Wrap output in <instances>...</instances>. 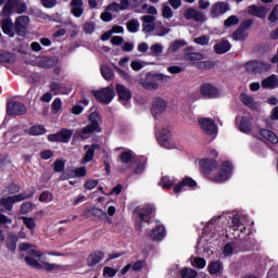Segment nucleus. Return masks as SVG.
I'll list each match as a JSON object with an SVG mask.
<instances>
[{
	"mask_svg": "<svg viewBox=\"0 0 278 278\" xmlns=\"http://www.w3.org/2000/svg\"><path fill=\"white\" fill-rule=\"evenodd\" d=\"M18 251H26L27 255L25 256V262L28 264V266H31L33 268H37V270L43 269V270H60L62 266L58 264H51L45 261V257H42V252L31 248L29 243H20Z\"/></svg>",
	"mask_w": 278,
	"mask_h": 278,
	"instance_id": "nucleus-1",
	"label": "nucleus"
},
{
	"mask_svg": "<svg viewBox=\"0 0 278 278\" xmlns=\"http://www.w3.org/2000/svg\"><path fill=\"white\" fill-rule=\"evenodd\" d=\"M89 121L90 124L85 126L84 128H81V130H79L77 132V135L79 136V138H81L83 140H86V138H88V136H90V134H94V131H101V127L99 125H101V116L99 115V113L93 112L89 115Z\"/></svg>",
	"mask_w": 278,
	"mask_h": 278,
	"instance_id": "nucleus-2",
	"label": "nucleus"
},
{
	"mask_svg": "<svg viewBox=\"0 0 278 278\" xmlns=\"http://www.w3.org/2000/svg\"><path fill=\"white\" fill-rule=\"evenodd\" d=\"M31 197H34V191L30 193H20L8 198H2L0 199V205L4 207L7 212H12L14 203H21V201H25V199H31Z\"/></svg>",
	"mask_w": 278,
	"mask_h": 278,
	"instance_id": "nucleus-3",
	"label": "nucleus"
},
{
	"mask_svg": "<svg viewBox=\"0 0 278 278\" xmlns=\"http://www.w3.org/2000/svg\"><path fill=\"white\" fill-rule=\"evenodd\" d=\"M229 177H231V163L226 161L222 163L217 175L208 176V181H213V184H225Z\"/></svg>",
	"mask_w": 278,
	"mask_h": 278,
	"instance_id": "nucleus-4",
	"label": "nucleus"
},
{
	"mask_svg": "<svg viewBox=\"0 0 278 278\" xmlns=\"http://www.w3.org/2000/svg\"><path fill=\"white\" fill-rule=\"evenodd\" d=\"M200 94L204 99H218L220 97V89L210 83H204L200 86Z\"/></svg>",
	"mask_w": 278,
	"mask_h": 278,
	"instance_id": "nucleus-5",
	"label": "nucleus"
},
{
	"mask_svg": "<svg viewBox=\"0 0 278 278\" xmlns=\"http://www.w3.org/2000/svg\"><path fill=\"white\" fill-rule=\"evenodd\" d=\"M164 77L166 76L162 74H147L146 79L141 81V86H143L146 90H157V81H162Z\"/></svg>",
	"mask_w": 278,
	"mask_h": 278,
	"instance_id": "nucleus-6",
	"label": "nucleus"
},
{
	"mask_svg": "<svg viewBox=\"0 0 278 278\" xmlns=\"http://www.w3.org/2000/svg\"><path fill=\"white\" fill-rule=\"evenodd\" d=\"M7 114L9 116H23L27 114V106L23 102H9L7 105Z\"/></svg>",
	"mask_w": 278,
	"mask_h": 278,
	"instance_id": "nucleus-7",
	"label": "nucleus"
},
{
	"mask_svg": "<svg viewBox=\"0 0 278 278\" xmlns=\"http://www.w3.org/2000/svg\"><path fill=\"white\" fill-rule=\"evenodd\" d=\"M245 68L249 73H265L266 71H270L271 65L264 61H251L247 63Z\"/></svg>",
	"mask_w": 278,
	"mask_h": 278,
	"instance_id": "nucleus-8",
	"label": "nucleus"
},
{
	"mask_svg": "<svg viewBox=\"0 0 278 278\" xmlns=\"http://www.w3.org/2000/svg\"><path fill=\"white\" fill-rule=\"evenodd\" d=\"M199 125L202 131H204V134L207 136H216L218 127L216 126V123L212 121V118L202 117L199 119Z\"/></svg>",
	"mask_w": 278,
	"mask_h": 278,
	"instance_id": "nucleus-9",
	"label": "nucleus"
},
{
	"mask_svg": "<svg viewBox=\"0 0 278 278\" xmlns=\"http://www.w3.org/2000/svg\"><path fill=\"white\" fill-rule=\"evenodd\" d=\"M93 94L96 99L100 103H104V105H108V103H112V101L114 100V90L110 88H104L100 91H94Z\"/></svg>",
	"mask_w": 278,
	"mask_h": 278,
	"instance_id": "nucleus-10",
	"label": "nucleus"
},
{
	"mask_svg": "<svg viewBox=\"0 0 278 278\" xmlns=\"http://www.w3.org/2000/svg\"><path fill=\"white\" fill-rule=\"evenodd\" d=\"M168 108V102L164 98H154L152 102V114L153 116H160V114H164Z\"/></svg>",
	"mask_w": 278,
	"mask_h": 278,
	"instance_id": "nucleus-11",
	"label": "nucleus"
},
{
	"mask_svg": "<svg viewBox=\"0 0 278 278\" xmlns=\"http://www.w3.org/2000/svg\"><path fill=\"white\" fill-rule=\"evenodd\" d=\"M184 18L186 21H195V23H204L205 15L194 8H189L185 11Z\"/></svg>",
	"mask_w": 278,
	"mask_h": 278,
	"instance_id": "nucleus-12",
	"label": "nucleus"
},
{
	"mask_svg": "<svg viewBox=\"0 0 278 278\" xmlns=\"http://www.w3.org/2000/svg\"><path fill=\"white\" fill-rule=\"evenodd\" d=\"M226 12H229V4L227 2H217L211 8L212 18H218V16H223Z\"/></svg>",
	"mask_w": 278,
	"mask_h": 278,
	"instance_id": "nucleus-13",
	"label": "nucleus"
},
{
	"mask_svg": "<svg viewBox=\"0 0 278 278\" xmlns=\"http://www.w3.org/2000/svg\"><path fill=\"white\" fill-rule=\"evenodd\" d=\"M142 30L144 34H151L155 31V16L154 15H143L141 16Z\"/></svg>",
	"mask_w": 278,
	"mask_h": 278,
	"instance_id": "nucleus-14",
	"label": "nucleus"
},
{
	"mask_svg": "<svg viewBox=\"0 0 278 278\" xmlns=\"http://www.w3.org/2000/svg\"><path fill=\"white\" fill-rule=\"evenodd\" d=\"M157 141L164 149H173V146H170V129L163 128L159 134Z\"/></svg>",
	"mask_w": 278,
	"mask_h": 278,
	"instance_id": "nucleus-15",
	"label": "nucleus"
},
{
	"mask_svg": "<svg viewBox=\"0 0 278 278\" xmlns=\"http://www.w3.org/2000/svg\"><path fill=\"white\" fill-rule=\"evenodd\" d=\"M200 166L206 175H210V173H214L216 168H218V161L216 160H210V159H204L200 161Z\"/></svg>",
	"mask_w": 278,
	"mask_h": 278,
	"instance_id": "nucleus-16",
	"label": "nucleus"
},
{
	"mask_svg": "<svg viewBox=\"0 0 278 278\" xmlns=\"http://www.w3.org/2000/svg\"><path fill=\"white\" fill-rule=\"evenodd\" d=\"M197 188V181L190 177H185L180 182L174 187V192L177 194L182 192L184 188Z\"/></svg>",
	"mask_w": 278,
	"mask_h": 278,
	"instance_id": "nucleus-17",
	"label": "nucleus"
},
{
	"mask_svg": "<svg viewBox=\"0 0 278 278\" xmlns=\"http://www.w3.org/2000/svg\"><path fill=\"white\" fill-rule=\"evenodd\" d=\"M71 13L76 18H81L84 14V0H72L71 1Z\"/></svg>",
	"mask_w": 278,
	"mask_h": 278,
	"instance_id": "nucleus-18",
	"label": "nucleus"
},
{
	"mask_svg": "<svg viewBox=\"0 0 278 278\" xmlns=\"http://www.w3.org/2000/svg\"><path fill=\"white\" fill-rule=\"evenodd\" d=\"M101 149V146L94 143L91 147L90 146H85V156L81 160V164H87V162H92L94 160V151Z\"/></svg>",
	"mask_w": 278,
	"mask_h": 278,
	"instance_id": "nucleus-19",
	"label": "nucleus"
},
{
	"mask_svg": "<svg viewBox=\"0 0 278 278\" xmlns=\"http://www.w3.org/2000/svg\"><path fill=\"white\" fill-rule=\"evenodd\" d=\"M116 91L122 103H127V101L131 100V91H129V89L124 85L117 84Z\"/></svg>",
	"mask_w": 278,
	"mask_h": 278,
	"instance_id": "nucleus-20",
	"label": "nucleus"
},
{
	"mask_svg": "<svg viewBox=\"0 0 278 278\" xmlns=\"http://www.w3.org/2000/svg\"><path fill=\"white\" fill-rule=\"evenodd\" d=\"M248 12L252 16H256L257 18H266V15L268 14V9L252 4L248 8Z\"/></svg>",
	"mask_w": 278,
	"mask_h": 278,
	"instance_id": "nucleus-21",
	"label": "nucleus"
},
{
	"mask_svg": "<svg viewBox=\"0 0 278 278\" xmlns=\"http://www.w3.org/2000/svg\"><path fill=\"white\" fill-rule=\"evenodd\" d=\"M18 5V0H9L2 9V16L5 18L12 16L13 12H16V7Z\"/></svg>",
	"mask_w": 278,
	"mask_h": 278,
	"instance_id": "nucleus-22",
	"label": "nucleus"
},
{
	"mask_svg": "<svg viewBox=\"0 0 278 278\" xmlns=\"http://www.w3.org/2000/svg\"><path fill=\"white\" fill-rule=\"evenodd\" d=\"M261 86L263 88H267L269 90H275V88H278V77L277 75L273 74L269 77L262 80Z\"/></svg>",
	"mask_w": 278,
	"mask_h": 278,
	"instance_id": "nucleus-23",
	"label": "nucleus"
},
{
	"mask_svg": "<svg viewBox=\"0 0 278 278\" xmlns=\"http://www.w3.org/2000/svg\"><path fill=\"white\" fill-rule=\"evenodd\" d=\"M230 50H231V43L226 39H223L222 41L215 43L214 46V51L215 53H218V55H223V53H227Z\"/></svg>",
	"mask_w": 278,
	"mask_h": 278,
	"instance_id": "nucleus-24",
	"label": "nucleus"
},
{
	"mask_svg": "<svg viewBox=\"0 0 278 278\" xmlns=\"http://www.w3.org/2000/svg\"><path fill=\"white\" fill-rule=\"evenodd\" d=\"M260 136L266 142H271V144H277L278 143V137L275 132H273V130L261 129L260 130Z\"/></svg>",
	"mask_w": 278,
	"mask_h": 278,
	"instance_id": "nucleus-25",
	"label": "nucleus"
},
{
	"mask_svg": "<svg viewBox=\"0 0 278 278\" xmlns=\"http://www.w3.org/2000/svg\"><path fill=\"white\" fill-rule=\"evenodd\" d=\"M155 212V208L151 205L143 206L139 212V218L141 223H149L151 220V214Z\"/></svg>",
	"mask_w": 278,
	"mask_h": 278,
	"instance_id": "nucleus-26",
	"label": "nucleus"
},
{
	"mask_svg": "<svg viewBox=\"0 0 278 278\" xmlns=\"http://www.w3.org/2000/svg\"><path fill=\"white\" fill-rule=\"evenodd\" d=\"M204 59L203 53L201 52H190V49L187 48L185 53V60L187 62H192V64H195V62H201V60Z\"/></svg>",
	"mask_w": 278,
	"mask_h": 278,
	"instance_id": "nucleus-27",
	"label": "nucleus"
},
{
	"mask_svg": "<svg viewBox=\"0 0 278 278\" xmlns=\"http://www.w3.org/2000/svg\"><path fill=\"white\" fill-rule=\"evenodd\" d=\"M164 236H166L164 226L156 227L150 233L151 240H154L156 242H160V240H164Z\"/></svg>",
	"mask_w": 278,
	"mask_h": 278,
	"instance_id": "nucleus-28",
	"label": "nucleus"
},
{
	"mask_svg": "<svg viewBox=\"0 0 278 278\" xmlns=\"http://www.w3.org/2000/svg\"><path fill=\"white\" fill-rule=\"evenodd\" d=\"M29 26V17L22 15L18 16L15 21V29L16 31H23V29H27Z\"/></svg>",
	"mask_w": 278,
	"mask_h": 278,
	"instance_id": "nucleus-29",
	"label": "nucleus"
},
{
	"mask_svg": "<svg viewBox=\"0 0 278 278\" xmlns=\"http://www.w3.org/2000/svg\"><path fill=\"white\" fill-rule=\"evenodd\" d=\"M103 257H104L103 252H94L88 256L87 264L90 267L97 266V264H99V262H101Z\"/></svg>",
	"mask_w": 278,
	"mask_h": 278,
	"instance_id": "nucleus-30",
	"label": "nucleus"
},
{
	"mask_svg": "<svg viewBox=\"0 0 278 278\" xmlns=\"http://www.w3.org/2000/svg\"><path fill=\"white\" fill-rule=\"evenodd\" d=\"M240 101L243 103V105H247V108H251V110H255V108H257V103L255 100H253V97L247 93L240 94Z\"/></svg>",
	"mask_w": 278,
	"mask_h": 278,
	"instance_id": "nucleus-31",
	"label": "nucleus"
},
{
	"mask_svg": "<svg viewBox=\"0 0 278 278\" xmlns=\"http://www.w3.org/2000/svg\"><path fill=\"white\" fill-rule=\"evenodd\" d=\"M247 24L241 26L232 34L233 40H244L247 38Z\"/></svg>",
	"mask_w": 278,
	"mask_h": 278,
	"instance_id": "nucleus-32",
	"label": "nucleus"
},
{
	"mask_svg": "<svg viewBox=\"0 0 278 278\" xmlns=\"http://www.w3.org/2000/svg\"><path fill=\"white\" fill-rule=\"evenodd\" d=\"M119 160L123 164H131V162L136 160V156L134 154V151L128 150V151L122 152Z\"/></svg>",
	"mask_w": 278,
	"mask_h": 278,
	"instance_id": "nucleus-33",
	"label": "nucleus"
},
{
	"mask_svg": "<svg viewBox=\"0 0 278 278\" xmlns=\"http://www.w3.org/2000/svg\"><path fill=\"white\" fill-rule=\"evenodd\" d=\"M223 270V263L218 261H213L208 264V273L211 275H218Z\"/></svg>",
	"mask_w": 278,
	"mask_h": 278,
	"instance_id": "nucleus-34",
	"label": "nucleus"
},
{
	"mask_svg": "<svg viewBox=\"0 0 278 278\" xmlns=\"http://www.w3.org/2000/svg\"><path fill=\"white\" fill-rule=\"evenodd\" d=\"M161 14H162L163 18L170 21V18H173V15H174L173 8H170V5H168V3H163L162 9H161Z\"/></svg>",
	"mask_w": 278,
	"mask_h": 278,
	"instance_id": "nucleus-35",
	"label": "nucleus"
},
{
	"mask_svg": "<svg viewBox=\"0 0 278 278\" xmlns=\"http://www.w3.org/2000/svg\"><path fill=\"white\" fill-rule=\"evenodd\" d=\"M186 40H176L174 42L170 43V46L168 47V53H175L176 51H179V49H181V47H186Z\"/></svg>",
	"mask_w": 278,
	"mask_h": 278,
	"instance_id": "nucleus-36",
	"label": "nucleus"
},
{
	"mask_svg": "<svg viewBox=\"0 0 278 278\" xmlns=\"http://www.w3.org/2000/svg\"><path fill=\"white\" fill-rule=\"evenodd\" d=\"M59 134V140L61 142H68L73 136V130L71 129H62Z\"/></svg>",
	"mask_w": 278,
	"mask_h": 278,
	"instance_id": "nucleus-37",
	"label": "nucleus"
},
{
	"mask_svg": "<svg viewBox=\"0 0 278 278\" xmlns=\"http://www.w3.org/2000/svg\"><path fill=\"white\" fill-rule=\"evenodd\" d=\"M49 88L53 94H64V87L59 81H51Z\"/></svg>",
	"mask_w": 278,
	"mask_h": 278,
	"instance_id": "nucleus-38",
	"label": "nucleus"
},
{
	"mask_svg": "<svg viewBox=\"0 0 278 278\" xmlns=\"http://www.w3.org/2000/svg\"><path fill=\"white\" fill-rule=\"evenodd\" d=\"M156 36H166V34H170V28L165 27L162 22L156 23L155 25Z\"/></svg>",
	"mask_w": 278,
	"mask_h": 278,
	"instance_id": "nucleus-39",
	"label": "nucleus"
},
{
	"mask_svg": "<svg viewBox=\"0 0 278 278\" xmlns=\"http://www.w3.org/2000/svg\"><path fill=\"white\" fill-rule=\"evenodd\" d=\"M164 51V46L162 43H154L150 47V55L156 58L157 55H162Z\"/></svg>",
	"mask_w": 278,
	"mask_h": 278,
	"instance_id": "nucleus-40",
	"label": "nucleus"
},
{
	"mask_svg": "<svg viewBox=\"0 0 278 278\" xmlns=\"http://www.w3.org/2000/svg\"><path fill=\"white\" fill-rule=\"evenodd\" d=\"M101 73H102V77L106 79V81H110V79H114V72H112V68H110V66L102 65Z\"/></svg>",
	"mask_w": 278,
	"mask_h": 278,
	"instance_id": "nucleus-41",
	"label": "nucleus"
},
{
	"mask_svg": "<svg viewBox=\"0 0 278 278\" xmlns=\"http://www.w3.org/2000/svg\"><path fill=\"white\" fill-rule=\"evenodd\" d=\"M239 128L243 134H249V131H251V121L249 117H242Z\"/></svg>",
	"mask_w": 278,
	"mask_h": 278,
	"instance_id": "nucleus-42",
	"label": "nucleus"
},
{
	"mask_svg": "<svg viewBox=\"0 0 278 278\" xmlns=\"http://www.w3.org/2000/svg\"><path fill=\"white\" fill-rule=\"evenodd\" d=\"M180 275L182 278H197L199 273L197 270L190 268V267H185L181 271Z\"/></svg>",
	"mask_w": 278,
	"mask_h": 278,
	"instance_id": "nucleus-43",
	"label": "nucleus"
},
{
	"mask_svg": "<svg viewBox=\"0 0 278 278\" xmlns=\"http://www.w3.org/2000/svg\"><path fill=\"white\" fill-rule=\"evenodd\" d=\"M87 213L91 214L92 216H96V218H103V216H108V214L103 212V210L98 207L89 208L85 212V214Z\"/></svg>",
	"mask_w": 278,
	"mask_h": 278,
	"instance_id": "nucleus-44",
	"label": "nucleus"
},
{
	"mask_svg": "<svg viewBox=\"0 0 278 278\" xmlns=\"http://www.w3.org/2000/svg\"><path fill=\"white\" fill-rule=\"evenodd\" d=\"M12 27H13L12 20L10 18L2 20L3 34H8V35L12 34Z\"/></svg>",
	"mask_w": 278,
	"mask_h": 278,
	"instance_id": "nucleus-45",
	"label": "nucleus"
},
{
	"mask_svg": "<svg viewBox=\"0 0 278 278\" xmlns=\"http://www.w3.org/2000/svg\"><path fill=\"white\" fill-rule=\"evenodd\" d=\"M127 29L130 34H136L140 29V23L137 20H131L127 23Z\"/></svg>",
	"mask_w": 278,
	"mask_h": 278,
	"instance_id": "nucleus-46",
	"label": "nucleus"
},
{
	"mask_svg": "<svg viewBox=\"0 0 278 278\" xmlns=\"http://www.w3.org/2000/svg\"><path fill=\"white\" fill-rule=\"evenodd\" d=\"M22 220L25 225V227H27V229H30V231H34V229H36V219L33 217H22Z\"/></svg>",
	"mask_w": 278,
	"mask_h": 278,
	"instance_id": "nucleus-47",
	"label": "nucleus"
},
{
	"mask_svg": "<svg viewBox=\"0 0 278 278\" xmlns=\"http://www.w3.org/2000/svg\"><path fill=\"white\" fill-rule=\"evenodd\" d=\"M8 62H14V54L10 52L0 51V64Z\"/></svg>",
	"mask_w": 278,
	"mask_h": 278,
	"instance_id": "nucleus-48",
	"label": "nucleus"
},
{
	"mask_svg": "<svg viewBox=\"0 0 278 278\" xmlns=\"http://www.w3.org/2000/svg\"><path fill=\"white\" fill-rule=\"evenodd\" d=\"M161 186L162 188H173L175 186V179H170L168 176H163L161 179Z\"/></svg>",
	"mask_w": 278,
	"mask_h": 278,
	"instance_id": "nucleus-49",
	"label": "nucleus"
},
{
	"mask_svg": "<svg viewBox=\"0 0 278 278\" xmlns=\"http://www.w3.org/2000/svg\"><path fill=\"white\" fill-rule=\"evenodd\" d=\"M39 201L41 203H51V201H53V193L50 191H43L39 197Z\"/></svg>",
	"mask_w": 278,
	"mask_h": 278,
	"instance_id": "nucleus-50",
	"label": "nucleus"
},
{
	"mask_svg": "<svg viewBox=\"0 0 278 278\" xmlns=\"http://www.w3.org/2000/svg\"><path fill=\"white\" fill-rule=\"evenodd\" d=\"M9 238L11 243H8V249L14 253V251H16V242H18V237H16V235H9Z\"/></svg>",
	"mask_w": 278,
	"mask_h": 278,
	"instance_id": "nucleus-51",
	"label": "nucleus"
},
{
	"mask_svg": "<svg viewBox=\"0 0 278 278\" xmlns=\"http://www.w3.org/2000/svg\"><path fill=\"white\" fill-rule=\"evenodd\" d=\"M238 23H240V20L238 18V16L231 15L227 20H225L224 26L225 27H231L233 25H238Z\"/></svg>",
	"mask_w": 278,
	"mask_h": 278,
	"instance_id": "nucleus-52",
	"label": "nucleus"
},
{
	"mask_svg": "<svg viewBox=\"0 0 278 278\" xmlns=\"http://www.w3.org/2000/svg\"><path fill=\"white\" fill-rule=\"evenodd\" d=\"M195 45H201V47H207L210 45V37L202 35L193 40Z\"/></svg>",
	"mask_w": 278,
	"mask_h": 278,
	"instance_id": "nucleus-53",
	"label": "nucleus"
},
{
	"mask_svg": "<svg viewBox=\"0 0 278 278\" xmlns=\"http://www.w3.org/2000/svg\"><path fill=\"white\" fill-rule=\"evenodd\" d=\"M47 130L42 126H33L29 129L30 136H42Z\"/></svg>",
	"mask_w": 278,
	"mask_h": 278,
	"instance_id": "nucleus-54",
	"label": "nucleus"
},
{
	"mask_svg": "<svg viewBox=\"0 0 278 278\" xmlns=\"http://www.w3.org/2000/svg\"><path fill=\"white\" fill-rule=\"evenodd\" d=\"M34 210V204L31 202H25L21 205L22 214H29Z\"/></svg>",
	"mask_w": 278,
	"mask_h": 278,
	"instance_id": "nucleus-55",
	"label": "nucleus"
},
{
	"mask_svg": "<svg viewBox=\"0 0 278 278\" xmlns=\"http://www.w3.org/2000/svg\"><path fill=\"white\" fill-rule=\"evenodd\" d=\"M116 273H118V270H116L112 267H104V269H103V276L108 277V278L115 277Z\"/></svg>",
	"mask_w": 278,
	"mask_h": 278,
	"instance_id": "nucleus-56",
	"label": "nucleus"
},
{
	"mask_svg": "<svg viewBox=\"0 0 278 278\" xmlns=\"http://www.w3.org/2000/svg\"><path fill=\"white\" fill-rule=\"evenodd\" d=\"M269 23H277L278 21V5H276L268 16Z\"/></svg>",
	"mask_w": 278,
	"mask_h": 278,
	"instance_id": "nucleus-57",
	"label": "nucleus"
},
{
	"mask_svg": "<svg viewBox=\"0 0 278 278\" xmlns=\"http://www.w3.org/2000/svg\"><path fill=\"white\" fill-rule=\"evenodd\" d=\"M105 10H106V12H121V11H123L121 9V4H118L117 2H113V3L109 4Z\"/></svg>",
	"mask_w": 278,
	"mask_h": 278,
	"instance_id": "nucleus-58",
	"label": "nucleus"
},
{
	"mask_svg": "<svg viewBox=\"0 0 278 278\" xmlns=\"http://www.w3.org/2000/svg\"><path fill=\"white\" fill-rule=\"evenodd\" d=\"M130 68H132V71H142V68H144V63L142 61H132L130 63Z\"/></svg>",
	"mask_w": 278,
	"mask_h": 278,
	"instance_id": "nucleus-59",
	"label": "nucleus"
},
{
	"mask_svg": "<svg viewBox=\"0 0 278 278\" xmlns=\"http://www.w3.org/2000/svg\"><path fill=\"white\" fill-rule=\"evenodd\" d=\"M52 110L53 112H60V110H62V99H54V101L52 102Z\"/></svg>",
	"mask_w": 278,
	"mask_h": 278,
	"instance_id": "nucleus-60",
	"label": "nucleus"
},
{
	"mask_svg": "<svg viewBox=\"0 0 278 278\" xmlns=\"http://www.w3.org/2000/svg\"><path fill=\"white\" fill-rule=\"evenodd\" d=\"M236 249V245L233 243H227L224 247V255L229 256L231 253H233V250Z\"/></svg>",
	"mask_w": 278,
	"mask_h": 278,
	"instance_id": "nucleus-61",
	"label": "nucleus"
},
{
	"mask_svg": "<svg viewBox=\"0 0 278 278\" xmlns=\"http://www.w3.org/2000/svg\"><path fill=\"white\" fill-rule=\"evenodd\" d=\"M41 4L43 8L51 10V8H55V5H58V0H41Z\"/></svg>",
	"mask_w": 278,
	"mask_h": 278,
	"instance_id": "nucleus-62",
	"label": "nucleus"
},
{
	"mask_svg": "<svg viewBox=\"0 0 278 278\" xmlns=\"http://www.w3.org/2000/svg\"><path fill=\"white\" fill-rule=\"evenodd\" d=\"M54 170L55 173H62L64 170V161L56 160L54 162Z\"/></svg>",
	"mask_w": 278,
	"mask_h": 278,
	"instance_id": "nucleus-63",
	"label": "nucleus"
},
{
	"mask_svg": "<svg viewBox=\"0 0 278 278\" xmlns=\"http://www.w3.org/2000/svg\"><path fill=\"white\" fill-rule=\"evenodd\" d=\"M206 264H207V262L203 257L194 258V266H197V268H203L204 266H206Z\"/></svg>",
	"mask_w": 278,
	"mask_h": 278,
	"instance_id": "nucleus-64",
	"label": "nucleus"
}]
</instances>
